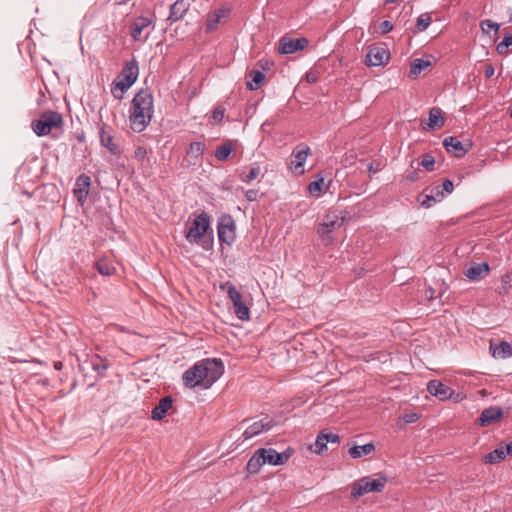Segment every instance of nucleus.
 Here are the masks:
<instances>
[{"mask_svg": "<svg viewBox=\"0 0 512 512\" xmlns=\"http://www.w3.org/2000/svg\"><path fill=\"white\" fill-rule=\"evenodd\" d=\"M224 365L220 359L207 358L196 362L183 373L185 387L209 389L223 374Z\"/></svg>", "mask_w": 512, "mask_h": 512, "instance_id": "obj_1", "label": "nucleus"}, {"mask_svg": "<svg viewBox=\"0 0 512 512\" xmlns=\"http://www.w3.org/2000/svg\"><path fill=\"white\" fill-rule=\"evenodd\" d=\"M308 43V40L304 37L296 39L283 37L279 42V52L282 54H292L306 48Z\"/></svg>", "mask_w": 512, "mask_h": 512, "instance_id": "obj_12", "label": "nucleus"}, {"mask_svg": "<svg viewBox=\"0 0 512 512\" xmlns=\"http://www.w3.org/2000/svg\"><path fill=\"white\" fill-rule=\"evenodd\" d=\"M327 449V442L325 438V432L322 431L318 434L315 444H314V452L317 454H322Z\"/></svg>", "mask_w": 512, "mask_h": 512, "instance_id": "obj_36", "label": "nucleus"}, {"mask_svg": "<svg viewBox=\"0 0 512 512\" xmlns=\"http://www.w3.org/2000/svg\"><path fill=\"white\" fill-rule=\"evenodd\" d=\"M420 164L426 170L432 171L434 169L435 159L432 155L425 154Z\"/></svg>", "mask_w": 512, "mask_h": 512, "instance_id": "obj_42", "label": "nucleus"}, {"mask_svg": "<svg viewBox=\"0 0 512 512\" xmlns=\"http://www.w3.org/2000/svg\"><path fill=\"white\" fill-rule=\"evenodd\" d=\"M218 239L221 243L231 245L236 238V227L233 218L229 214L222 215L217 225Z\"/></svg>", "mask_w": 512, "mask_h": 512, "instance_id": "obj_9", "label": "nucleus"}, {"mask_svg": "<svg viewBox=\"0 0 512 512\" xmlns=\"http://www.w3.org/2000/svg\"><path fill=\"white\" fill-rule=\"evenodd\" d=\"M260 451L263 453L265 463H268L273 466L282 465L286 463L290 457L289 453H279L273 448H260Z\"/></svg>", "mask_w": 512, "mask_h": 512, "instance_id": "obj_17", "label": "nucleus"}, {"mask_svg": "<svg viewBox=\"0 0 512 512\" xmlns=\"http://www.w3.org/2000/svg\"><path fill=\"white\" fill-rule=\"evenodd\" d=\"M212 117H213V119H214V120H216V121H221V120L223 119V117H224V109L219 108V107H218V108H215V109L213 110Z\"/></svg>", "mask_w": 512, "mask_h": 512, "instance_id": "obj_47", "label": "nucleus"}, {"mask_svg": "<svg viewBox=\"0 0 512 512\" xmlns=\"http://www.w3.org/2000/svg\"><path fill=\"white\" fill-rule=\"evenodd\" d=\"M379 29L382 34H387L393 29V24L388 20H384L380 23Z\"/></svg>", "mask_w": 512, "mask_h": 512, "instance_id": "obj_45", "label": "nucleus"}, {"mask_svg": "<svg viewBox=\"0 0 512 512\" xmlns=\"http://www.w3.org/2000/svg\"><path fill=\"white\" fill-rule=\"evenodd\" d=\"M444 122L442 110L438 107L431 108L429 111L428 129L434 130L435 128H440L444 125Z\"/></svg>", "mask_w": 512, "mask_h": 512, "instance_id": "obj_26", "label": "nucleus"}, {"mask_svg": "<svg viewBox=\"0 0 512 512\" xmlns=\"http://www.w3.org/2000/svg\"><path fill=\"white\" fill-rule=\"evenodd\" d=\"M443 146L448 152H452L458 158L463 157L468 151L458 138L452 136L446 137L443 140Z\"/></svg>", "mask_w": 512, "mask_h": 512, "instance_id": "obj_20", "label": "nucleus"}, {"mask_svg": "<svg viewBox=\"0 0 512 512\" xmlns=\"http://www.w3.org/2000/svg\"><path fill=\"white\" fill-rule=\"evenodd\" d=\"M209 228L210 217L206 212H202L195 217L185 237L189 243L198 244Z\"/></svg>", "mask_w": 512, "mask_h": 512, "instance_id": "obj_7", "label": "nucleus"}, {"mask_svg": "<svg viewBox=\"0 0 512 512\" xmlns=\"http://www.w3.org/2000/svg\"><path fill=\"white\" fill-rule=\"evenodd\" d=\"M261 173V168L257 163H254L248 168L247 173H243L241 179L243 182L250 183L255 180Z\"/></svg>", "mask_w": 512, "mask_h": 512, "instance_id": "obj_33", "label": "nucleus"}, {"mask_svg": "<svg viewBox=\"0 0 512 512\" xmlns=\"http://www.w3.org/2000/svg\"><path fill=\"white\" fill-rule=\"evenodd\" d=\"M139 68L137 62L133 59L126 62L122 69L119 80L114 83L112 93L116 98L121 99L125 93L137 80Z\"/></svg>", "mask_w": 512, "mask_h": 512, "instance_id": "obj_4", "label": "nucleus"}, {"mask_svg": "<svg viewBox=\"0 0 512 512\" xmlns=\"http://www.w3.org/2000/svg\"><path fill=\"white\" fill-rule=\"evenodd\" d=\"M251 82H247L249 90H256L259 85L264 81L265 75L259 70H252L250 72Z\"/></svg>", "mask_w": 512, "mask_h": 512, "instance_id": "obj_32", "label": "nucleus"}, {"mask_svg": "<svg viewBox=\"0 0 512 512\" xmlns=\"http://www.w3.org/2000/svg\"><path fill=\"white\" fill-rule=\"evenodd\" d=\"M466 398V395L463 393H456L453 391V397H450L449 400H452L455 403L461 402Z\"/></svg>", "mask_w": 512, "mask_h": 512, "instance_id": "obj_51", "label": "nucleus"}, {"mask_svg": "<svg viewBox=\"0 0 512 512\" xmlns=\"http://www.w3.org/2000/svg\"><path fill=\"white\" fill-rule=\"evenodd\" d=\"M324 183V180L321 178L317 181H313L308 185V191L311 195L319 196L320 192L322 191V185Z\"/></svg>", "mask_w": 512, "mask_h": 512, "instance_id": "obj_41", "label": "nucleus"}, {"mask_svg": "<svg viewBox=\"0 0 512 512\" xmlns=\"http://www.w3.org/2000/svg\"><path fill=\"white\" fill-rule=\"evenodd\" d=\"M368 170L370 173H376L378 170L373 167V164H369Z\"/></svg>", "mask_w": 512, "mask_h": 512, "instance_id": "obj_58", "label": "nucleus"}, {"mask_svg": "<svg viewBox=\"0 0 512 512\" xmlns=\"http://www.w3.org/2000/svg\"><path fill=\"white\" fill-rule=\"evenodd\" d=\"M310 154L311 150L307 145H298L292 152L294 160L291 161V169L299 174L304 173L303 167Z\"/></svg>", "mask_w": 512, "mask_h": 512, "instance_id": "obj_13", "label": "nucleus"}, {"mask_svg": "<svg viewBox=\"0 0 512 512\" xmlns=\"http://www.w3.org/2000/svg\"><path fill=\"white\" fill-rule=\"evenodd\" d=\"M390 59L389 51L383 46H371L365 57V63L370 67L383 66Z\"/></svg>", "mask_w": 512, "mask_h": 512, "instance_id": "obj_10", "label": "nucleus"}, {"mask_svg": "<svg viewBox=\"0 0 512 512\" xmlns=\"http://www.w3.org/2000/svg\"><path fill=\"white\" fill-rule=\"evenodd\" d=\"M433 293H434V291L432 289H430L429 291H427L426 297L431 299L433 297Z\"/></svg>", "mask_w": 512, "mask_h": 512, "instance_id": "obj_59", "label": "nucleus"}, {"mask_svg": "<svg viewBox=\"0 0 512 512\" xmlns=\"http://www.w3.org/2000/svg\"><path fill=\"white\" fill-rule=\"evenodd\" d=\"M343 223L344 218L336 211L328 212L319 224L317 232L326 244H330L332 242L331 234L341 228Z\"/></svg>", "mask_w": 512, "mask_h": 512, "instance_id": "obj_6", "label": "nucleus"}, {"mask_svg": "<svg viewBox=\"0 0 512 512\" xmlns=\"http://www.w3.org/2000/svg\"><path fill=\"white\" fill-rule=\"evenodd\" d=\"M512 46V34L508 33L505 34L503 37V40L497 44L496 46V52L499 55H505L508 53V48Z\"/></svg>", "mask_w": 512, "mask_h": 512, "instance_id": "obj_35", "label": "nucleus"}, {"mask_svg": "<svg viewBox=\"0 0 512 512\" xmlns=\"http://www.w3.org/2000/svg\"><path fill=\"white\" fill-rule=\"evenodd\" d=\"M232 152V147L230 144H224V145H221L219 146L216 151H215V157L219 160V161H224L226 160L229 155L231 154Z\"/></svg>", "mask_w": 512, "mask_h": 512, "instance_id": "obj_37", "label": "nucleus"}, {"mask_svg": "<svg viewBox=\"0 0 512 512\" xmlns=\"http://www.w3.org/2000/svg\"><path fill=\"white\" fill-rule=\"evenodd\" d=\"M222 289L227 288V293L233 303L234 313L241 321L248 320L250 317L249 308L243 300L242 294L236 289L231 282H226L221 286Z\"/></svg>", "mask_w": 512, "mask_h": 512, "instance_id": "obj_8", "label": "nucleus"}, {"mask_svg": "<svg viewBox=\"0 0 512 512\" xmlns=\"http://www.w3.org/2000/svg\"><path fill=\"white\" fill-rule=\"evenodd\" d=\"M134 159L137 160L141 165H148L149 158L147 149L145 147H138L134 152Z\"/></svg>", "mask_w": 512, "mask_h": 512, "instance_id": "obj_38", "label": "nucleus"}, {"mask_svg": "<svg viewBox=\"0 0 512 512\" xmlns=\"http://www.w3.org/2000/svg\"><path fill=\"white\" fill-rule=\"evenodd\" d=\"M386 483L387 478L383 475H378L377 478L362 477L352 484L350 498L356 500L370 492H381L385 488Z\"/></svg>", "mask_w": 512, "mask_h": 512, "instance_id": "obj_3", "label": "nucleus"}, {"mask_svg": "<svg viewBox=\"0 0 512 512\" xmlns=\"http://www.w3.org/2000/svg\"><path fill=\"white\" fill-rule=\"evenodd\" d=\"M431 197L434 198V202H439L445 197V194L443 193V190H441L440 185L432 189Z\"/></svg>", "mask_w": 512, "mask_h": 512, "instance_id": "obj_44", "label": "nucleus"}, {"mask_svg": "<svg viewBox=\"0 0 512 512\" xmlns=\"http://www.w3.org/2000/svg\"><path fill=\"white\" fill-rule=\"evenodd\" d=\"M510 117L512 118V107H511V110H510Z\"/></svg>", "mask_w": 512, "mask_h": 512, "instance_id": "obj_60", "label": "nucleus"}, {"mask_svg": "<svg viewBox=\"0 0 512 512\" xmlns=\"http://www.w3.org/2000/svg\"><path fill=\"white\" fill-rule=\"evenodd\" d=\"M418 420V415L417 414H411V415H407L406 418H405V421L410 423V422H414Z\"/></svg>", "mask_w": 512, "mask_h": 512, "instance_id": "obj_55", "label": "nucleus"}, {"mask_svg": "<svg viewBox=\"0 0 512 512\" xmlns=\"http://www.w3.org/2000/svg\"><path fill=\"white\" fill-rule=\"evenodd\" d=\"M489 265L487 262L473 263L470 267L466 268L464 275L472 281L484 278L489 272Z\"/></svg>", "mask_w": 512, "mask_h": 512, "instance_id": "obj_19", "label": "nucleus"}, {"mask_svg": "<svg viewBox=\"0 0 512 512\" xmlns=\"http://www.w3.org/2000/svg\"><path fill=\"white\" fill-rule=\"evenodd\" d=\"M405 177L408 181L415 182L418 179V173L416 171H410Z\"/></svg>", "mask_w": 512, "mask_h": 512, "instance_id": "obj_53", "label": "nucleus"}, {"mask_svg": "<svg viewBox=\"0 0 512 512\" xmlns=\"http://www.w3.org/2000/svg\"><path fill=\"white\" fill-rule=\"evenodd\" d=\"M431 23V17L428 14H422L416 22L417 32H422L428 28Z\"/></svg>", "mask_w": 512, "mask_h": 512, "instance_id": "obj_40", "label": "nucleus"}, {"mask_svg": "<svg viewBox=\"0 0 512 512\" xmlns=\"http://www.w3.org/2000/svg\"><path fill=\"white\" fill-rule=\"evenodd\" d=\"M62 367H63L62 362L57 361V362H55V363H54V368H55L56 370H61V369H62Z\"/></svg>", "mask_w": 512, "mask_h": 512, "instance_id": "obj_56", "label": "nucleus"}, {"mask_svg": "<svg viewBox=\"0 0 512 512\" xmlns=\"http://www.w3.org/2000/svg\"><path fill=\"white\" fill-rule=\"evenodd\" d=\"M101 142L106 148L114 152L113 139L109 134H106L104 131L101 132Z\"/></svg>", "mask_w": 512, "mask_h": 512, "instance_id": "obj_43", "label": "nucleus"}, {"mask_svg": "<svg viewBox=\"0 0 512 512\" xmlns=\"http://www.w3.org/2000/svg\"><path fill=\"white\" fill-rule=\"evenodd\" d=\"M325 438H326V442L329 443H338L340 441V438L337 434H334V433H330V432H325Z\"/></svg>", "mask_w": 512, "mask_h": 512, "instance_id": "obj_48", "label": "nucleus"}, {"mask_svg": "<svg viewBox=\"0 0 512 512\" xmlns=\"http://www.w3.org/2000/svg\"><path fill=\"white\" fill-rule=\"evenodd\" d=\"M62 125V115L52 110L43 112L38 119L32 121V129L39 137L48 135L53 129H59Z\"/></svg>", "mask_w": 512, "mask_h": 512, "instance_id": "obj_5", "label": "nucleus"}, {"mask_svg": "<svg viewBox=\"0 0 512 512\" xmlns=\"http://www.w3.org/2000/svg\"><path fill=\"white\" fill-rule=\"evenodd\" d=\"M265 464V458L263 453L258 449L252 457L249 459L247 463V471L250 474H256L259 472L260 468Z\"/></svg>", "mask_w": 512, "mask_h": 512, "instance_id": "obj_25", "label": "nucleus"}, {"mask_svg": "<svg viewBox=\"0 0 512 512\" xmlns=\"http://www.w3.org/2000/svg\"><path fill=\"white\" fill-rule=\"evenodd\" d=\"M506 452L508 455H512V441L506 446Z\"/></svg>", "mask_w": 512, "mask_h": 512, "instance_id": "obj_57", "label": "nucleus"}, {"mask_svg": "<svg viewBox=\"0 0 512 512\" xmlns=\"http://www.w3.org/2000/svg\"><path fill=\"white\" fill-rule=\"evenodd\" d=\"M152 24L151 20L147 17L140 16L137 17L130 28V35L135 41H140L142 39L141 34L142 32L150 27Z\"/></svg>", "mask_w": 512, "mask_h": 512, "instance_id": "obj_21", "label": "nucleus"}, {"mask_svg": "<svg viewBox=\"0 0 512 512\" xmlns=\"http://www.w3.org/2000/svg\"><path fill=\"white\" fill-rule=\"evenodd\" d=\"M375 450L373 443H366L364 445H355L349 449V455L353 459L361 458L362 456L369 455Z\"/></svg>", "mask_w": 512, "mask_h": 512, "instance_id": "obj_27", "label": "nucleus"}, {"mask_svg": "<svg viewBox=\"0 0 512 512\" xmlns=\"http://www.w3.org/2000/svg\"><path fill=\"white\" fill-rule=\"evenodd\" d=\"M95 268L103 276H111L115 273V267L111 261L106 258L100 259L95 263Z\"/></svg>", "mask_w": 512, "mask_h": 512, "instance_id": "obj_30", "label": "nucleus"}, {"mask_svg": "<svg viewBox=\"0 0 512 512\" xmlns=\"http://www.w3.org/2000/svg\"><path fill=\"white\" fill-rule=\"evenodd\" d=\"M90 363L92 366V369L97 372L99 375H104L106 370L109 367V362L107 359H103L102 357L98 355H94L90 359Z\"/></svg>", "mask_w": 512, "mask_h": 512, "instance_id": "obj_31", "label": "nucleus"}, {"mask_svg": "<svg viewBox=\"0 0 512 512\" xmlns=\"http://www.w3.org/2000/svg\"><path fill=\"white\" fill-rule=\"evenodd\" d=\"M274 423L268 416L263 417L260 420L254 421L244 430L242 437L244 440L254 438L264 432L272 429Z\"/></svg>", "mask_w": 512, "mask_h": 512, "instance_id": "obj_11", "label": "nucleus"}, {"mask_svg": "<svg viewBox=\"0 0 512 512\" xmlns=\"http://www.w3.org/2000/svg\"><path fill=\"white\" fill-rule=\"evenodd\" d=\"M502 415L503 410L501 407H489L482 411L476 422L479 426L485 427L498 421Z\"/></svg>", "mask_w": 512, "mask_h": 512, "instance_id": "obj_16", "label": "nucleus"}, {"mask_svg": "<svg viewBox=\"0 0 512 512\" xmlns=\"http://www.w3.org/2000/svg\"><path fill=\"white\" fill-rule=\"evenodd\" d=\"M494 67L491 64H486L484 68V74L487 78H490L494 75Z\"/></svg>", "mask_w": 512, "mask_h": 512, "instance_id": "obj_52", "label": "nucleus"}, {"mask_svg": "<svg viewBox=\"0 0 512 512\" xmlns=\"http://www.w3.org/2000/svg\"><path fill=\"white\" fill-rule=\"evenodd\" d=\"M490 351L494 358L506 359L512 357V345L506 341L490 343Z\"/></svg>", "mask_w": 512, "mask_h": 512, "instance_id": "obj_22", "label": "nucleus"}, {"mask_svg": "<svg viewBox=\"0 0 512 512\" xmlns=\"http://www.w3.org/2000/svg\"><path fill=\"white\" fill-rule=\"evenodd\" d=\"M427 391L441 401L449 400L450 397H453V390L439 380L429 381Z\"/></svg>", "mask_w": 512, "mask_h": 512, "instance_id": "obj_15", "label": "nucleus"}, {"mask_svg": "<svg viewBox=\"0 0 512 512\" xmlns=\"http://www.w3.org/2000/svg\"><path fill=\"white\" fill-rule=\"evenodd\" d=\"M90 188V177L81 174L75 182L74 195L80 203H83L89 193Z\"/></svg>", "mask_w": 512, "mask_h": 512, "instance_id": "obj_18", "label": "nucleus"}, {"mask_svg": "<svg viewBox=\"0 0 512 512\" xmlns=\"http://www.w3.org/2000/svg\"><path fill=\"white\" fill-rule=\"evenodd\" d=\"M230 10L227 8H220L207 14L205 31L210 33L217 29L218 25L225 23L228 19Z\"/></svg>", "mask_w": 512, "mask_h": 512, "instance_id": "obj_14", "label": "nucleus"}, {"mask_svg": "<svg viewBox=\"0 0 512 512\" xmlns=\"http://www.w3.org/2000/svg\"><path fill=\"white\" fill-rule=\"evenodd\" d=\"M187 10H188V3L185 0H177L170 7L168 20L171 22L178 21L185 15Z\"/></svg>", "mask_w": 512, "mask_h": 512, "instance_id": "obj_24", "label": "nucleus"}, {"mask_svg": "<svg viewBox=\"0 0 512 512\" xmlns=\"http://www.w3.org/2000/svg\"><path fill=\"white\" fill-rule=\"evenodd\" d=\"M154 112L153 95L149 90H140L132 99L129 121L135 132H142L150 123Z\"/></svg>", "mask_w": 512, "mask_h": 512, "instance_id": "obj_2", "label": "nucleus"}, {"mask_svg": "<svg viewBox=\"0 0 512 512\" xmlns=\"http://www.w3.org/2000/svg\"><path fill=\"white\" fill-rule=\"evenodd\" d=\"M441 190H443V193L450 194L453 191L454 185L453 182L449 179H446L443 181L442 185H440Z\"/></svg>", "mask_w": 512, "mask_h": 512, "instance_id": "obj_46", "label": "nucleus"}, {"mask_svg": "<svg viewBox=\"0 0 512 512\" xmlns=\"http://www.w3.org/2000/svg\"><path fill=\"white\" fill-rule=\"evenodd\" d=\"M306 80L309 82V83H314L317 81V77L314 73H307L306 74Z\"/></svg>", "mask_w": 512, "mask_h": 512, "instance_id": "obj_54", "label": "nucleus"}, {"mask_svg": "<svg viewBox=\"0 0 512 512\" xmlns=\"http://www.w3.org/2000/svg\"><path fill=\"white\" fill-rule=\"evenodd\" d=\"M480 28L483 33H488L489 30H494L495 34H497L500 25L490 19H485L480 22Z\"/></svg>", "mask_w": 512, "mask_h": 512, "instance_id": "obj_39", "label": "nucleus"}, {"mask_svg": "<svg viewBox=\"0 0 512 512\" xmlns=\"http://www.w3.org/2000/svg\"><path fill=\"white\" fill-rule=\"evenodd\" d=\"M171 407L172 399L170 397L162 398L159 404L152 409L151 418L156 421L162 420Z\"/></svg>", "mask_w": 512, "mask_h": 512, "instance_id": "obj_23", "label": "nucleus"}, {"mask_svg": "<svg viewBox=\"0 0 512 512\" xmlns=\"http://www.w3.org/2000/svg\"><path fill=\"white\" fill-rule=\"evenodd\" d=\"M431 65V62L428 60H424L422 58H417L414 61L411 62L410 65V71H409V77L410 78H417L422 71H424L427 67Z\"/></svg>", "mask_w": 512, "mask_h": 512, "instance_id": "obj_28", "label": "nucleus"}, {"mask_svg": "<svg viewBox=\"0 0 512 512\" xmlns=\"http://www.w3.org/2000/svg\"><path fill=\"white\" fill-rule=\"evenodd\" d=\"M205 145L202 142H192L187 149L189 158L198 159L204 152Z\"/></svg>", "mask_w": 512, "mask_h": 512, "instance_id": "obj_34", "label": "nucleus"}, {"mask_svg": "<svg viewBox=\"0 0 512 512\" xmlns=\"http://www.w3.org/2000/svg\"><path fill=\"white\" fill-rule=\"evenodd\" d=\"M434 198L430 195H425L424 199L421 201V205L425 208H430L434 204Z\"/></svg>", "mask_w": 512, "mask_h": 512, "instance_id": "obj_50", "label": "nucleus"}, {"mask_svg": "<svg viewBox=\"0 0 512 512\" xmlns=\"http://www.w3.org/2000/svg\"><path fill=\"white\" fill-rule=\"evenodd\" d=\"M245 196L248 201H255L258 197V191L254 189L247 190Z\"/></svg>", "mask_w": 512, "mask_h": 512, "instance_id": "obj_49", "label": "nucleus"}, {"mask_svg": "<svg viewBox=\"0 0 512 512\" xmlns=\"http://www.w3.org/2000/svg\"><path fill=\"white\" fill-rule=\"evenodd\" d=\"M506 448L500 446L484 456L485 463L495 464L505 459Z\"/></svg>", "mask_w": 512, "mask_h": 512, "instance_id": "obj_29", "label": "nucleus"}]
</instances>
